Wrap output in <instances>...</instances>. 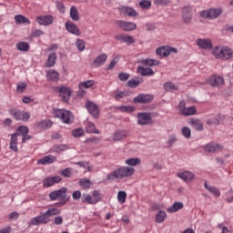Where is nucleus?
I'll list each match as a JSON object with an SVG mask.
<instances>
[{"mask_svg": "<svg viewBox=\"0 0 233 233\" xmlns=\"http://www.w3.org/2000/svg\"><path fill=\"white\" fill-rule=\"evenodd\" d=\"M134 172H136L134 167L123 166L109 173L107 175V179L109 181H114V179H123L125 177H130L131 176H134Z\"/></svg>", "mask_w": 233, "mask_h": 233, "instance_id": "obj_1", "label": "nucleus"}, {"mask_svg": "<svg viewBox=\"0 0 233 233\" xmlns=\"http://www.w3.org/2000/svg\"><path fill=\"white\" fill-rule=\"evenodd\" d=\"M66 191L67 189L65 187L52 191L49 194V198L51 201H56V199H59L60 202L58 203V207H64V205H66V203H68V198H66Z\"/></svg>", "mask_w": 233, "mask_h": 233, "instance_id": "obj_2", "label": "nucleus"}, {"mask_svg": "<svg viewBox=\"0 0 233 233\" xmlns=\"http://www.w3.org/2000/svg\"><path fill=\"white\" fill-rule=\"evenodd\" d=\"M54 116L55 117H59L66 125H72V123H74V115L68 110L55 109Z\"/></svg>", "mask_w": 233, "mask_h": 233, "instance_id": "obj_3", "label": "nucleus"}, {"mask_svg": "<svg viewBox=\"0 0 233 233\" xmlns=\"http://www.w3.org/2000/svg\"><path fill=\"white\" fill-rule=\"evenodd\" d=\"M233 52L232 49L228 47H215V50L213 51V56L217 59H230L232 57Z\"/></svg>", "mask_w": 233, "mask_h": 233, "instance_id": "obj_4", "label": "nucleus"}, {"mask_svg": "<svg viewBox=\"0 0 233 233\" xmlns=\"http://www.w3.org/2000/svg\"><path fill=\"white\" fill-rule=\"evenodd\" d=\"M223 14V9L221 8H209L208 10H204L200 12V17L204 19H218L219 15Z\"/></svg>", "mask_w": 233, "mask_h": 233, "instance_id": "obj_5", "label": "nucleus"}, {"mask_svg": "<svg viewBox=\"0 0 233 233\" xmlns=\"http://www.w3.org/2000/svg\"><path fill=\"white\" fill-rule=\"evenodd\" d=\"M156 54L163 59V57H168L170 54H177V48L169 46H162L156 49Z\"/></svg>", "mask_w": 233, "mask_h": 233, "instance_id": "obj_6", "label": "nucleus"}, {"mask_svg": "<svg viewBox=\"0 0 233 233\" xmlns=\"http://www.w3.org/2000/svg\"><path fill=\"white\" fill-rule=\"evenodd\" d=\"M178 110L180 116H196V114L198 113V110H196V106L187 107V103H185V101L183 100H181L178 104Z\"/></svg>", "mask_w": 233, "mask_h": 233, "instance_id": "obj_7", "label": "nucleus"}, {"mask_svg": "<svg viewBox=\"0 0 233 233\" xmlns=\"http://www.w3.org/2000/svg\"><path fill=\"white\" fill-rule=\"evenodd\" d=\"M10 116H13L16 121H28L30 119V113L26 111H21L19 109L12 108L9 110Z\"/></svg>", "mask_w": 233, "mask_h": 233, "instance_id": "obj_8", "label": "nucleus"}, {"mask_svg": "<svg viewBox=\"0 0 233 233\" xmlns=\"http://www.w3.org/2000/svg\"><path fill=\"white\" fill-rule=\"evenodd\" d=\"M48 223H50V218L46 212L41 213L30 220V225L35 227H38L39 225H48Z\"/></svg>", "mask_w": 233, "mask_h": 233, "instance_id": "obj_9", "label": "nucleus"}, {"mask_svg": "<svg viewBox=\"0 0 233 233\" xmlns=\"http://www.w3.org/2000/svg\"><path fill=\"white\" fill-rule=\"evenodd\" d=\"M116 25L119 26L122 30L125 32H132V30H136L137 28V25L132 22H126L123 20H117L116 22Z\"/></svg>", "mask_w": 233, "mask_h": 233, "instance_id": "obj_10", "label": "nucleus"}, {"mask_svg": "<svg viewBox=\"0 0 233 233\" xmlns=\"http://www.w3.org/2000/svg\"><path fill=\"white\" fill-rule=\"evenodd\" d=\"M36 23L42 26H50L54 24V17L51 15H40L36 17Z\"/></svg>", "mask_w": 233, "mask_h": 233, "instance_id": "obj_11", "label": "nucleus"}, {"mask_svg": "<svg viewBox=\"0 0 233 233\" xmlns=\"http://www.w3.org/2000/svg\"><path fill=\"white\" fill-rule=\"evenodd\" d=\"M182 19L186 25L190 24L192 21V6H184L182 9Z\"/></svg>", "mask_w": 233, "mask_h": 233, "instance_id": "obj_12", "label": "nucleus"}, {"mask_svg": "<svg viewBox=\"0 0 233 233\" xmlns=\"http://www.w3.org/2000/svg\"><path fill=\"white\" fill-rule=\"evenodd\" d=\"M66 30L69 32V34H72L73 35H81V31L79 30V27L76 25V24L72 23V21H66L65 24Z\"/></svg>", "mask_w": 233, "mask_h": 233, "instance_id": "obj_13", "label": "nucleus"}, {"mask_svg": "<svg viewBox=\"0 0 233 233\" xmlns=\"http://www.w3.org/2000/svg\"><path fill=\"white\" fill-rule=\"evenodd\" d=\"M208 84L210 85V86H223V85H225V79L222 76H213L208 78Z\"/></svg>", "mask_w": 233, "mask_h": 233, "instance_id": "obj_14", "label": "nucleus"}, {"mask_svg": "<svg viewBox=\"0 0 233 233\" xmlns=\"http://www.w3.org/2000/svg\"><path fill=\"white\" fill-rule=\"evenodd\" d=\"M86 108L88 110L89 114L93 116V117H99V107L93 102L87 101L86 104Z\"/></svg>", "mask_w": 233, "mask_h": 233, "instance_id": "obj_15", "label": "nucleus"}, {"mask_svg": "<svg viewBox=\"0 0 233 233\" xmlns=\"http://www.w3.org/2000/svg\"><path fill=\"white\" fill-rule=\"evenodd\" d=\"M57 90L60 94V97H62L63 101L65 103H68V101L70 100V95L72 94V91H70V88L66 87V86H61V87H57Z\"/></svg>", "mask_w": 233, "mask_h": 233, "instance_id": "obj_16", "label": "nucleus"}, {"mask_svg": "<svg viewBox=\"0 0 233 233\" xmlns=\"http://www.w3.org/2000/svg\"><path fill=\"white\" fill-rule=\"evenodd\" d=\"M63 178H61V177L56 176V177H48L46 178H45L43 180V185L44 187H54V185H56V183H61Z\"/></svg>", "mask_w": 233, "mask_h": 233, "instance_id": "obj_17", "label": "nucleus"}, {"mask_svg": "<svg viewBox=\"0 0 233 233\" xmlns=\"http://www.w3.org/2000/svg\"><path fill=\"white\" fill-rule=\"evenodd\" d=\"M119 12L124 15H128V17H137V12L134 10V8L128 6H120Z\"/></svg>", "mask_w": 233, "mask_h": 233, "instance_id": "obj_18", "label": "nucleus"}, {"mask_svg": "<svg viewBox=\"0 0 233 233\" xmlns=\"http://www.w3.org/2000/svg\"><path fill=\"white\" fill-rule=\"evenodd\" d=\"M205 150L206 152L214 154V152H221V150H223V147L219 144L210 143L206 145Z\"/></svg>", "mask_w": 233, "mask_h": 233, "instance_id": "obj_19", "label": "nucleus"}, {"mask_svg": "<svg viewBox=\"0 0 233 233\" xmlns=\"http://www.w3.org/2000/svg\"><path fill=\"white\" fill-rule=\"evenodd\" d=\"M108 59V56L106 54H101L100 56H96L94 61L93 65L97 68L101 66L102 65H105L106 63V60Z\"/></svg>", "mask_w": 233, "mask_h": 233, "instance_id": "obj_20", "label": "nucleus"}, {"mask_svg": "<svg viewBox=\"0 0 233 233\" xmlns=\"http://www.w3.org/2000/svg\"><path fill=\"white\" fill-rule=\"evenodd\" d=\"M177 177H180V179H183V181L188 183L194 179L195 176L194 173L190 171H184L182 173H177Z\"/></svg>", "mask_w": 233, "mask_h": 233, "instance_id": "obj_21", "label": "nucleus"}, {"mask_svg": "<svg viewBox=\"0 0 233 233\" xmlns=\"http://www.w3.org/2000/svg\"><path fill=\"white\" fill-rule=\"evenodd\" d=\"M116 39L120 41V43H126L127 45H132V43H134V37L127 34L118 35L116 36Z\"/></svg>", "mask_w": 233, "mask_h": 233, "instance_id": "obj_22", "label": "nucleus"}, {"mask_svg": "<svg viewBox=\"0 0 233 233\" xmlns=\"http://www.w3.org/2000/svg\"><path fill=\"white\" fill-rule=\"evenodd\" d=\"M143 83V78L139 76H135L132 79L128 80L127 86L129 88H137L139 85Z\"/></svg>", "mask_w": 233, "mask_h": 233, "instance_id": "obj_23", "label": "nucleus"}, {"mask_svg": "<svg viewBox=\"0 0 233 233\" xmlns=\"http://www.w3.org/2000/svg\"><path fill=\"white\" fill-rule=\"evenodd\" d=\"M189 125L195 128V130H198V132H201L203 130V122L198 118H191L189 119Z\"/></svg>", "mask_w": 233, "mask_h": 233, "instance_id": "obj_24", "label": "nucleus"}, {"mask_svg": "<svg viewBox=\"0 0 233 233\" xmlns=\"http://www.w3.org/2000/svg\"><path fill=\"white\" fill-rule=\"evenodd\" d=\"M197 45L200 48H204V49L212 48V41H210V39H201V38L198 39L197 40Z\"/></svg>", "mask_w": 233, "mask_h": 233, "instance_id": "obj_25", "label": "nucleus"}, {"mask_svg": "<svg viewBox=\"0 0 233 233\" xmlns=\"http://www.w3.org/2000/svg\"><path fill=\"white\" fill-rule=\"evenodd\" d=\"M37 163L38 165H52V163H56V157L52 155L46 156L43 158H40Z\"/></svg>", "mask_w": 233, "mask_h": 233, "instance_id": "obj_26", "label": "nucleus"}, {"mask_svg": "<svg viewBox=\"0 0 233 233\" xmlns=\"http://www.w3.org/2000/svg\"><path fill=\"white\" fill-rule=\"evenodd\" d=\"M128 133L125 130H117L113 135V140L114 141H122V139H125Z\"/></svg>", "mask_w": 233, "mask_h": 233, "instance_id": "obj_27", "label": "nucleus"}, {"mask_svg": "<svg viewBox=\"0 0 233 233\" xmlns=\"http://www.w3.org/2000/svg\"><path fill=\"white\" fill-rule=\"evenodd\" d=\"M56 60H57V56L56 55V53H51L48 56L47 61L46 63V68H51V66H54V65H56Z\"/></svg>", "mask_w": 233, "mask_h": 233, "instance_id": "obj_28", "label": "nucleus"}, {"mask_svg": "<svg viewBox=\"0 0 233 233\" xmlns=\"http://www.w3.org/2000/svg\"><path fill=\"white\" fill-rule=\"evenodd\" d=\"M9 148L10 150H13V152H17V134H13L11 136Z\"/></svg>", "mask_w": 233, "mask_h": 233, "instance_id": "obj_29", "label": "nucleus"}, {"mask_svg": "<svg viewBox=\"0 0 233 233\" xmlns=\"http://www.w3.org/2000/svg\"><path fill=\"white\" fill-rule=\"evenodd\" d=\"M82 203H87L88 205H96L97 199L93 198L91 195L84 194L81 198Z\"/></svg>", "mask_w": 233, "mask_h": 233, "instance_id": "obj_30", "label": "nucleus"}, {"mask_svg": "<svg viewBox=\"0 0 233 233\" xmlns=\"http://www.w3.org/2000/svg\"><path fill=\"white\" fill-rule=\"evenodd\" d=\"M15 21L16 25H25V23H26L27 25L31 24L30 19L24 16L23 15H15Z\"/></svg>", "mask_w": 233, "mask_h": 233, "instance_id": "obj_31", "label": "nucleus"}, {"mask_svg": "<svg viewBox=\"0 0 233 233\" xmlns=\"http://www.w3.org/2000/svg\"><path fill=\"white\" fill-rule=\"evenodd\" d=\"M16 49L19 52H28L30 50V44L28 42H18L16 44Z\"/></svg>", "mask_w": 233, "mask_h": 233, "instance_id": "obj_32", "label": "nucleus"}, {"mask_svg": "<svg viewBox=\"0 0 233 233\" xmlns=\"http://www.w3.org/2000/svg\"><path fill=\"white\" fill-rule=\"evenodd\" d=\"M165 219H167V212H165L164 210L157 211L155 217L156 223H163Z\"/></svg>", "mask_w": 233, "mask_h": 233, "instance_id": "obj_33", "label": "nucleus"}, {"mask_svg": "<svg viewBox=\"0 0 233 233\" xmlns=\"http://www.w3.org/2000/svg\"><path fill=\"white\" fill-rule=\"evenodd\" d=\"M164 88L167 92H174V90H179V86L173 82H167L164 84Z\"/></svg>", "mask_w": 233, "mask_h": 233, "instance_id": "obj_34", "label": "nucleus"}, {"mask_svg": "<svg viewBox=\"0 0 233 233\" xmlns=\"http://www.w3.org/2000/svg\"><path fill=\"white\" fill-rule=\"evenodd\" d=\"M116 110H120V112H126V114H132L135 112L136 106H120L116 107Z\"/></svg>", "mask_w": 233, "mask_h": 233, "instance_id": "obj_35", "label": "nucleus"}, {"mask_svg": "<svg viewBox=\"0 0 233 233\" xmlns=\"http://www.w3.org/2000/svg\"><path fill=\"white\" fill-rule=\"evenodd\" d=\"M141 66H137V72L140 74V76H147V59L141 61Z\"/></svg>", "mask_w": 233, "mask_h": 233, "instance_id": "obj_36", "label": "nucleus"}, {"mask_svg": "<svg viewBox=\"0 0 233 233\" xmlns=\"http://www.w3.org/2000/svg\"><path fill=\"white\" fill-rule=\"evenodd\" d=\"M87 134H100L99 130L96 128V125L88 122L86 127Z\"/></svg>", "mask_w": 233, "mask_h": 233, "instance_id": "obj_37", "label": "nucleus"}, {"mask_svg": "<svg viewBox=\"0 0 233 233\" xmlns=\"http://www.w3.org/2000/svg\"><path fill=\"white\" fill-rule=\"evenodd\" d=\"M183 208V202H175L172 207L167 208V212H177V210H181Z\"/></svg>", "mask_w": 233, "mask_h": 233, "instance_id": "obj_38", "label": "nucleus"}, {"mask_svg": "<svg viewBox=\"0 0 233 233\" xmlns=\"http://www.w3.org/2000/svg\"><path fill=\"white\" fill-rule=\"evenodd\" d=\"M46 214L50 218H52V216H59V214H61V209H59L57 208H49L46 211Z\"/></svg>", "mask_w": 233, "mask_h": 233, "instance_id": "obj_39", "label": "nucleus"}, {"mask_svg": "<svg viewBox=\"0 0 233 233\" xmlns=\"http://www.w3.org/2000/svg\"><path fill=\"white\" fill-rule=\"evenodd\" d=\"M159 114L156 112L147 113V125H154L156 117H157Z\"/></svg>", "mask_w": 233, "mask_h": 233, "instance_id": "obj_40", "label": "nucleus"}, {"mask_svg": "<svg viewBox=\"0 0 233 233\" xmlns=\"http://www.w3.org/2000/svg\"><path fill=\"white\" fill-rule=\"evenodd\" d=\"M204 187L205 188H207V190H208L209 192H211V194H214V196H216L217 198H218V196L221 195V193L219 192L218 189H217V187H212V186H208L207 184V182L204 183Z\"/></svg>", "mask_w": 233, "mask_h": 233, "instance_id": "obj_41", "label": "nucleus"}, {"mask_svg": "<svg viewBox=\"0 0 233 233\" xmlns=\"http://www.w3.org/2000/svg\"><path fill=\"white\" fill-rule=\"evenodd\" d=\"M70 17L73 21H79V13L76 6H72L70 8Z\"/></svg>", "mask_w": 233, "mask_h": 233, "instance_id": "obj_42", "label": "nucleus"}, {"mask_svg": "<svg viewBox=\"0 0 233 233\" xmlns=\"http://www.w3.org/2000/svg\"><path fill=\"white\" fill-rule=\"evenodd\" d=\"M47 79H50L51 81H57L59 79V73L55 70H50L47 72Z\"/></svg>", "mask_w": 233, "mask_h": 233, "instance_id": "obj_43", "label": "nucleus"}, {"mask_svg": "<svg viewBox=\"0 0 233 233\" xmlns=\"http://www.w3.org/2000/svg\"><path fill=\"white\" fill-rule=\"evenodd\" d=\"M125 163L128 165V167H137V165L141 164V160L139 158H128Z\"/></svg>", "mask_w": 233, "mask_h": 233, "instance_id": "obj_44", "label": "nucleus"}, {"mask_svg": "<svg viewBox=\"0 0 233 233\" xmlns=\"http://www.w3.org/2000/svg\"><path fill=\"white\" fill-rule=\"evenodd\" d=\"M95 85H96V81L86 80L79 84V88H92V86H94Z\"/></svg>", "mask_w": 233, "mask_h": 233, "instance_id": "obj_45", "label": "nucleus"}, {"mask_svg": "<svg viewBox=\"0 0 233 233\" xmlns=\"http://www.w3.org/2000/svg\"><path fill=\"white\" fill-rule=\"evenodd\" d=\"M133 103L137 104H143V103H147V95L145 94H140L138 96H137L134 99H133Z\"/></svg>", "mask_w": 233, "mask_h": 233, "instance_id": "obj_46", "label": "nucleus"}, {"mask_svg": "<svg viewBox=\"0 0 233 233\" xmlns=\"http://www.w3.org/2000/svg\"><path fill=\"white\" fill-rule=\"evenodd\" d=\"M117 200L120 203V205H125L127 201V192L125 191H118L117 193Z\"/></svg>", "mask_w": 233, "mask_h": 233, "instance_id": "obj_47", "label": "nucleus"}, {"mask_svg": "<svg viewBox=\"0 0 233 233\" xmlns=\"http://www.w3.org/2000/svg\"><path fill=\"white\" fill-rule=\"evenodd\" d=\"M207 125L209 127H218L219 125V116H213L207 120Z\"/></svg>", "mask_w": 233, "mask_h": 233, "instance_id": "obj_48", "label": "nucleus"}, {"mask_svg": "<svg viewBox=\"0 0 233 233\" xmlns=\"http://www.w3.org/2000/svg\"><path fill=\"white\" fill-rule=\"evenodd\" d=\"M137 124L138 125H147V113H138L137 114Z\"/></svg>", "mask_w": 233, "mask_h": 233, "instance_id": "obj_49", "label": "nucleus"}, {"mask_svg": "<svg viewBox=\"0 0 233 233\" xmlns=\"http://www.w3.org/2000/svg\"><path fill=\"white\" fill-rule=\"evenodd\" d=\"M114 94V97L115 99H116V101H119V99H123V97H127V92L125 91H119V90H116L113 92Z\"/></svg>", "mask_w": 233, "mask_h": 233, "instance_id": "obj_50", "label": "nucleus"}, {"mask_svg": "<svg viewBox=\"0 0 233 233\" xmlns=\"http://www.w3.org/2000/svg\"><path fill=\"white\" fill-rule=\"evenodd\" d=\"M90 185H92V183L86 178H82L79 180V186L85 190H86V188H90Z\"/></svg>", "mask_w": 233, "mask_h": 233, "instance_id": "obj_51", "label": "nucleus"}, {"mask_svg": "<svg viewBox=\"0 0 233 233\" xmlns=\"http://www.w3.org/2000/svg\"><path fill=\"white\" fill-rule=\"evenodd\" d=\"M15 134H16V137L17 136H26V134H28V127L21 126L17 128V131Z\"/></svg>", "mask_w": 233, "mask_h": 233, "instance_id": "obj_52", "label": "nucleus"}, {"mask_svg": "<svg viewBox=\"0 0 233 233\" xmlns=\"http://www.w3.org/2000/svg\"><path fill=\"white\" fill-rule=\"evenodd\" d=\"M161 65V61L152 59V58H147V66H159Z\"/></svg>", "mask_w": 233, "mask_h": 233, "instance_id": "obj_53", "label": "nucleus"}, {"mask_svg": "<svg viewBox=\"0 0 233 233\" xmlns=\"http://www.w3.org/2000/svg\"><path fill=\"white\" fill-rule=\"evenodd\" d=\"M85 42L83 39H76V46L77 47V50L79 52H83V50H85L86 46H85Z\"/></svg>", "mask_w": 233, "mask_h": 233, "instance_id": "obj_54", "label": "nucleus"}, {"mask_svg": "<svg viewBox=\"0 0 233 233\" xmlns=\"http://www.w3.org/2000/svg\"><path fill=\"white\" fill-rule=\"evenodd\" d=\"M182 135L184 136V137H186V139H190V136H192V131L188 127H184L182 128Z\"/></svg>", "mask_w": 233, "mask_h": 233, "instance_id": "obj_55", "label": "nucleus"}, {"mask_svg": "<svg viewBox=\"0 0 233 233\" xmlns=\"http://www.w3.org/2000/svg\"><path fill=\"white\" fill-rule=\"evenodd\" d=\"M85 135V131L81 128H77L72 131V136L74 137H81V136Z\"/></svg>", "mask_w": 233, "mask_h": 233, "instance_id": "obj_56", "label": "nucleus"}, {"mask_svg": "<svg viewBox=\"0 0 233 233\" xmlns=\"http://www.w3.org/2000/svg\"><path fill=\"white\" fill-rule=\"evenodd\" d=\"M61 175L64 176V177H70V176H72V168L66 167V169H63Z\"/></svg>", "mask_w": 233, "mask_h": 233, "instance_id": "obj_57", "label": "nucleus"}, {"mask_svg": "<svg viewBox=\"0 0 233 233\" xmlns=\"http://www.w3.org/2000/svg\"><path fill=\"white\" fill-rule=\"evenodd\" d=\"M41 35H45V31H43L41 29H35L32 33V37H41Z\"/></svg>", "mask_w": 233, "mask_h": 233, "instance_id": "obj_58", "label": "nucleus"}, {"mask_svg": "<svg viewBox=\"0 0 233 233\" xmlns=\"http://www.w3.org/2000/svg\"><path fill=\"white\" fill-rule=\"evenodd\" d=\"M129 77H130V75L127 74V73H120V74H118V79L120 81H127V80L129 79Z\"/></svg>", "mask_w": 233, "mask_h": 233, "instance_id": "obj_59", "label": "nucleus"}, {"mask_svg": "<svg viewBox=\"0 0 233 233\" xmlns=\"http://www.w3.org/2000/svg\"><path fill=\"white\" fill-rule=\"evenodd\" d=\"M91 197L93 199H96V203H98V201L101 200V196L99 195V191H96V190L93 191Z\"/></svg>", "mask_w": 233, "mask_h": 233, "instance_id": "obj_60", "label": "nucleus"}, {"mask_svg": "<svg viewBox=\"0 0 233 233\" xmlns=\"http://www.w3.org/2000/svg\"><path fill=\"white\" fill-rule=\"evenodd\" d=\"M72 198H73V199H75V201L81 199V191L76 190V191L73 192Z\"/></svg>", "mask_w": 233, "mask_h": 233, "instance_id": "obj_61", "label": "nucleus"}, {"mask_svg": "<svg viewBox=\"0 0 233 233\" xmlns=\"http://www.w3.org/2000/svg\"><path fill=\"white\" fill-rule=\"evenodd\" d=\"M55 225H63V217L57 216L54 218Z\"/></svg>", "mask_w": 233, "mask_h": 233, "instance_id": "obj_62", "label": "nucleus"}, {"mask_svg": "<svg viewBox=\"0 0 233 233\" xmlns=\"http://www.w3.org/2000/svg\"><path fill=\"white\" fill-rule=\"evenodd\" d=\"M147 31L148 32H156V24L148 23L147 24Z\"/></svg>", "mask_w": 233, "mask_h": 233, "instance_id": "obj_63", "label": "nucleus"}, {"mask_svg": "<svg viewBox=\"0 0 233 233\" xmlns=\"http://www.w3.org/2000/svg\"><path fill=\"white\" fill-rule=\"evenodd\" d=\"M155 5H170V0H155Z\"/></svg>", "mask_w": 233, "mask_h": 233, "instance_id": "obj_64", "label": "nucleus"}]
</instances>
